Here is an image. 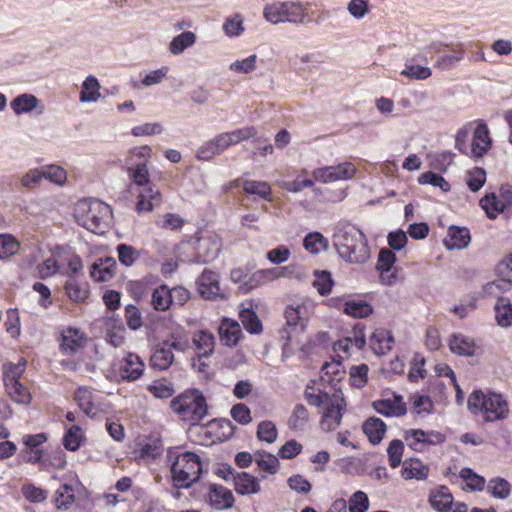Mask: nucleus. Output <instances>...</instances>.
<instances>
[{
  "mask_svg": "<svg viewBox=\"0 0 512 512\" xmlns=\"http://www.w3.org/2000/svg\"><path fill=\"white\" fill-rule=\"evenodd\" d=\"M172 410L179 416V418L192 427L190 432L197 433L199 436H204L203 440L198 442L202 445H209L219 440V436H212V432L220 427V421L213 419L207 425H200L201 421L207 416L208 406L202 393L198 390L188 391L171 402Z\"/></svg>",
  "mask_w": 512,
  "mask_h": 512,
  "instance_id": "f257e3e1",
  "label": "nucleus"
},
{
  "mask_svg": "<svg viewBox=\"0 0 512 512\" xmlns=\"http://www.w3.org/2000/svg\"><path fill=\"white\" fill-rule=\"evenodd\" d=\"M333 241L339 256L347 262L362 264L370 258L366 236L353 224L339 225Z\"/></svg>",
  "mask_w": 512,
  "mask_h": 512,
  "instance_id": "f03ea898",
  "label": "nucleus"
},
{
  "mask_svg": "<svg viewBox=\"0 0 512 512\" xmlns=\"http://www.w3.org/2000/svg\"><path fill=\"white\" fill-rule=\"evenodd\" d=\"M304 397L309 405L323 408L320 420L322 431L332 432L339 427L346 409V403L340 392L334 391L332 394L321 390L316 392L308 385Z\"/></svg>",
  "mask_w": 512,
  "mask_h": 512,
  "instance_id": "7ed1b4c3",
  "label": "nucleus"
},
{
  "mask_svg": "<svg viewBox=\"0 0 512 512\" xmlns=\"http://www.w3.org/2000/svg\"><path fill=\"white\" fill-rule=\"evenodd\" d=\"M111 207L98 199L79 200L74 208L77 223L94 233H103L110 224Z\"/></svg>",
  "mask_w": 512,
  "mask_h": 512,
  "instance_id": "20e7f679",
  "label": "nucleus"
},
{
  "mask_svg": "<svg viewBox=\"0 0 512 512\" xmlns=\"http://www.w3.org/2000/svg\"><path fill=\"white\" fill-rule=\"evenodd\" d=\"M468 408L480 414L487 422L502 420L509 413L508 403L502 395L494 392L485 393L476 390L468 398Z\"/></svg>",
  "mask_w": 512,
  "mask_h": 512,
  "instance_id": "39448f33",
  "label": "nucleus"
},
{
  "mask_svg": "<svg viewBox=\"0 0 512 512\" xmlns=\"http://www.w3.org/2000/svg\"><path fill=\"white\" fill-rule=\"evenodd\" d=\"M308 4L301 2H274L265 6L263 16L271 24L291 23L304 24L306 22Z\"/></svg>",
  "mask_w": 512,
  "mask_h": 512,
  "instance_id": "423d86ee",
  "label": "nucleus"
},
{
  "mask_svg": "<svg viewBox=\"0 0 512 512\" xmlns=\"http://www.w3.org/2000/svg\"><path fill=\"white\" fill-rule=\"evenodd\" d=\"M201 472L200 458L192 452L178 453L171 464L173 480L179 487H189L199 479Z\"/></svg>",
  "mask_w": 512,
  "mask_h": 512,
  "instance_id": "0eeeda50",
  "label": "nucleus"
},
{
  "mask_svg": "<svg viewBox=\"0 0 512 512\" xmlns=\"http://www.w3.org/2000/svg\"><path fill=\"white\" fill-rule=\"evenodd\" d=\"M195 250V263H208L213 261L221 250V241L216 234L207 233L198 236L192 243Z\"/></svg>",
  "mask_w": 512,
  "mask_h": 512,
  "instance_id": "6e6552de",
  "label": "nucleus"
},
{
  "mask_svg": "<svg viewBox=\"0 0 512 512\" xmlns=\"http://www.w3.org/2000/svg\"><path fill=\"white\" fill-rule=\"evenodd\" d=\"M113 368L121 380L131 382L142 376L145 364L137 354L128 353L121 360L114 362Z\"/></svg>",
  "mask_w": 512,
  "mask_h": 512,
  "instance_id": "1a4fd4ad",
  "label": "nucleus"
},
{
  "mask_svg": "<svg viewBox=\"0 0 512 512\" xmlns=\"http://www.w3.org/2000/svg\"><path fill=\"white\" fill-rule=\"evenodd\" d=\"M431 507L438 512H467L465 503L453 501V496L446 486H440L431 491L429 495Z\"/></svg>",
  "mask_w": 512,
  "mask_h": 512,
  "instance_id": "9d476101",
  "label": "nucleus"
},
{
  "mask_svg": "<svg viewBox=\"0 0 512 512\" xmlns=\"http://www.w3.org/2000/svg\"><path fill=\"white\" fill-rule=\"evenodd\" d=\"M312 307L306 303L290 305L285 310L287 326L292 332L301 333L312 314Z\"/></svg>",
  "mask_w": 512,
  "mask_h": 512,
  "instance_id": "9b49d317",
  "label": "nucleus"
},
{
  "mask_svg": "<svg viewBox=\"0 0 512 512\" xmlns=\"http://www.w3.org/2000/svg\"><path fill=\"white\" fill-rule=\"evenodd\" d=\"M492 140L487 125L484 122H478L472 135V140L468 146L469 157L481 158L491 148Z\"/></svg>",
  "mask_w": 512,
  "mask_h": 512,
  "instance_id": "f8f14e48",
  "label": "nucleus"
},
{
  "mask_svg": "<svg viewBox=\"0 0 512 512\" xmlns=\"http://www.w3.org/2000/svg\"><path fill=\"white\" fill-rule=\"evenodd\" d=\"M199 294L208 300L224 298V292L220 288L219 275L205 269L197 281Z\"/></svg>",
  "mask_w": 512,
  "mask_h": 512,
  "instance_id": "ddd939ff",
  "label": "nucleus"
},
{
  "mask_svg": "<svg viewBox=\"0 0 512 512\" xmlns=\"http://www.w3.org/2000/svg\"><path fill=\"white\" fill-rule=\"evenodd\" d=\"M87 342V336L77 328L68 327L61 333L60 351L66 355H74L83 349Z\"/></svg>",
  "mask_w": 512,
  "mask_h": 512,
  "instance_id": "4468645a",
  "label": "nucleus"
},
{
  "mask_svg": "<svg viewBox=\"0 0 512 512\" xmlns=\"http://www.w3.org/2000/svg\"><path fill=\"white\" fill-rule=\"evenodd\" d=\"M449 45L450 47H447L449 52H443L435 61V67L439 68L440 70H449L455 67L460 61L464 59L466 50L472 46L471 43L461 42Z\"/></svg>",
  "mask_w": 512,
  "mask_h": 512,
  "instance_id": "2eb2a0df",
  "label": "nucleus"
},
{
  "mask_svg": "<svg viewBox=\"0 0 512 512\" xmlns=\"http://www.w3.org/2000/svg\"><path fill=\"white\" fill-rule=\"evenodd\" d=\"M401 75L411 80H426L432 75V70L427 66V58L416 56L407 59Z\"/></svg>",
  "mask_w": 512,
  "mask_h": 512,
  "instance_id": "dca6fc26",
  "label": "nucleus"
},
{
  "mask_svg": "<svg viewBox=\"0 0 512 512\" xmlns=\"http://www.w3.org/2000/svg\"><path fill=\"white\" fill-rule=\"evenodd\" d=\"M192 343L198 356V369L199 371H204L206 364L201 362V358L208 357L214 352L215 337L212 333L201 330L194 334Z\"/></svg>",
  "mask_w": 512,
  "mask_h": 512,
  "instance_id": "f3484780",
  "label": "nucleus"
},
{
  "mask_svg": "<svg viewBox=\"0 0 512 512\" xmlns=\"http://www.w3.org/2000/svg\"><path fill=\"white\" fill-rule=\"evenodd\" d=\"M343 312L354 318H365L373 312L371 304L362 299H331Z\"/></svg>",
  "mask_w": 512,
  "mask_h": 512,
  "instance_id": "a211bd4d",
  "label": "nucleus"
},
{
  "mask_svg": "<svg viewBox=\"0 0 512 512\" xmlns=\"http://www.w3.org/2000/svg\"><path fill=\"white\" fill-rule=\"evenodd\" d=\"M208 500L210 505L216 510H226L233 507L235 499L233 493L228 488L212 484L209 487Z\"/></svg>",
  "mask_w": 512,
  "mask_h": 512,
  "instance_id": "6ab92c4d",
  "label": "nucleus"
},
{
  "mask_svg": "<svg viewBox=\"0 0 512 512\" xmlns=\"http://www.w3.org/2000/svg\"><path fill=\"white\" fill-rule=\"evenodd\" d=\"M163 343L170 349L183 353L191 348L189 333L180 325L170 328Z\"/></svg>",
  "mask_w": 512,
  "mask_h": 512,
  "instance_id": "aec40b11",
  "label": "nucleus"
},
{
  "mask_svg": "<svg viewBox=\"0 0 512 512\" xmlns=\"http://www.w3.org/2000/svg\"><path fill=\"white\" fill-rule=\"evenodd\" d=\"M116 269V261L112 257L100 258L91 265L90 275L98 282L110 280Z\"/></svg>",
  "mask_w": 512,
  "mask_h": 512,
  "instance_id": "412c9836",
  "label": "nucleus"
},
{
  "mask_svg": "<svg viewBox=\"0 0 512 512\" xmlns=\"http://www.w3.org/2000/svg\"><path fill=\"white\" fill-rule=\"evenodd\" d=\"M239 317L243 327L252 334H258L262 331V323L256 312L253 310L252 302H244L240 306Z\"/></svg>",
  "mask_w": 512,
  "mask_h": 512,
  "instance_id": "4be33fe9",
  "label": "nucleus"
},
{
  "mask_svg": "<svg viewBox=\"0 0 512 512\" xmlns=\"http://www.w3.org/2000/svg\"><path fill=\"white\" fill-rule=\"evenodd\" d=\"M471 241L470 232L466 227L450 226L448 229V239L444 240L447 249L466 248Z\"/></svg>",
  "mask_w": 512,
  "mask_h": 512,
  "instance_id": "5701e85b",
  "label": "nucleus"
},
{
  "mask_svg": "<svg viewBox=\"0 0 512 512\" xmlns=\"http://www.w3.org/2000/svg\"><path fill=\"white\" fill-rule=\"evenodd\" d=\"M450 351L459 356L474 355L476 345L472 338L461 333H455L449 340Z\"/></svg>",
  "mask_w": 512,
  "mask_h": 512,
  "instance_id": "b1692460",
  "label": "nucleus"
},
{
  "mask_svg": "<svg viewBox=\"0 0 512 512\" xmlns=\"http://www.w3.org/2000/svg\"><path fill=\"white\" fill-rule=\"evenodd\" d=\"M234 488L238 494L249 495L260 491V484L253 475L242 472L233 475Z\"/></svg>",
  "mask_w": 512,
  "mask_h": 512,
  "instance_id": "393cba45",
  "label": "nucleus"
},
{
  "mask_svg": "<svg viewBox=\"0 0 512 512\" xmlns=\"http://www.w3.org/2000/svg\"><path fill=\"white\" fill-rule=\"evenodd\" d=\"M393 336L385 329H377L370 337V347L377 355H385L392 349Z\"/></svg>",
  "mask_w": 512,
  "mask_h": 512,
  "instance_id": "a878e982",
  "label": "nucleus"
},
{
  "mask_svg": "<svg viewBox=\"0 0 512 512\" xmlns=\"http://www.w3.org/2000/svg\"><path fill=\"white\" fill-rule=\"evenodd\" d=\"M242 334L240 325L230 319H223L219 326V336L221 342L226 346H235Z\"/></svg>",
  "mask_w": 512,
  "mask_h": 512,
  "instance_id": "bb28decb",
  "label": "nucleus"
},
{
  "mask_svg": "<svg viewBox=\"0 0 512 512\" xmlns=\"http://www.w3.org/2000/svg\"><path fill=\"white\" fill-rule=\"evenodd\" d=\"M429 468L419 459L410 458L403 462L401 476L405 480H424L427 478Z\"/></svg>",
  "mask_w": 512,
  "mask_h": 512,
  "instance_id": "cd10ccee",
  "label": "nucleus"
},
{
  "mask_svg": "<svg viewBox=\"0 0 512 512\" xmlns=\"http://www.w3.org/2000/svg\"><path fill=\"white\" fill-rule=\"evenodd\" d=\"M480 206L485 210L490 219H495L509 207V197L501 199L495 193L487 194L480 200Z\"/></svg>",
  "mask_w": 512,
  "mask_h": 512,
  "instance_id": "c85d7f7f",
  "label": "nucleus"
},
{
  "mask_svg": "<svg viewBox=\"0 0 512 512\" xmlns=\"http://www.w3.org/2000/svg\"><path fill=\"white\" fill-rule=\"evenodd\" d=\"M374 410L384 416H402L406 413L405 404L400 396L391 400H378L373 402Z\"/></svg>",
  "mask_w": 512,
  "mask_h": 512,
  "instance_id": "c756f323",
  "label": "nucleus"
},
{
  "mask_svg": "<svg viewBox=\"0 0 512 512\" xmlns=\"http://www.w3.org/2000/svg\"><path fill=\"white\" fill-rule=\"evenodd\" d=\"M160 202V192L152 187H146L139 193L136 211L138 213L150 212L153 210L154 206L158 205Z\"/></svg>",
  "mask_w": 512,
  "mask_h": 512,
  "instance_id": "7c9ffc66",
  "label": "nucleus"
},
{
  "mask_svg": "<svg viewBox=\"0 0 512 512\" xmlns=\"http://www.w3.org/2000/svg\"><path fill=\"white\" fill-rule=\"evenodd\" d=\"M365 343V336L362 331H360L359 333H355L353 337H345L335 342L333 350L336 355H340V352H342L346 357H348L351 349L354 348L356 350H360L364 347Z\"/></svg>",
  "mask_w": 512,
  "mask_h": 512,
  "instance_id": "2f4dec72",
  "label": "nucleus"
},
{
  "mask_svg": "<svg viewBox=\"0 0 512 512\" xmlns=\"http://www.w3.org/2000/svg\"><path fill=\"white\" fill-rule=\"evenodd\" d=\"M173 350L170 349L166 344H162L155 349L150 357V363L152 368L158 370L168 369L174 362Z\"/></svg>",
  "mask_w": 512,
  "mask_h": 512,
  "instance_id": "473e14b6",
  "label": "nucleus"
},
{
  "mask_svg": "<svg viewBox=\"0 0 512 512\" xmlns=\"http://www.w3.org/2000/svg\"><path fill=\"white\" fill-rule=\"evenodd\" d=\"M363 432L373 445H377L386 432V425L381 419L371 417L364 422Z\"/></svg>",
  "mask_w": 512,
  "mask_h": 512,
  "instance_id": "72a5a7b5",
  "label": "nucleus"
},
{
  "mask_svg": "<svg viewBox=\"0 0 512 512\" xmlns=\"http://www.w3.org/2000/svg\"><path fill=\"white\" fill-rule=\"evenodd\" d=\"M495 319L499 326L509 327L512 325V303L506 297H500L494 306Z\"/></svg>",
  "mask_w": 512,
  "mask_h": 512,
  "instance_id": "f704fd0d",
  "label": "nucleus"
},
{
  "mask_svg": "<svg viewBox=\"0 0 512 512\" xmlns=\"http://www.w3.org/2000/svg\"><path fill=\"white\" fill-rule=\"evenodd\" d=\"M100 83L96 77L89 75L82 83V90L79 99L81 102H96L101 97Z\"/></svg>",
  "mask_w": 512,
  "mask_h": 512,
  "instance_id": "c9c22d12",
  "label": "nucleus"
},
{
  "mask_svg": "<svg viewBox=\"0 0 512 512\" xmlns=\"http://www.w3.org/2000/svg\"><path fill=\"white\" fill-rule=\"evenodd\" d=\"M75 400L79 408L90 417L98 412V407L94 402L93 393L87 388H79L75 392Z\"/></svg>",
  "mask_w": 512,
  "mask_h": 512,
  "instance_id": "e433bc0d",
  "label": "nucleus"
},
{
  "mask_svg": "<svg viewBox=\"0 0 512 512\" xmlns=\"http://www.w3.org/2000/svg\"><path fill=\"white\" fill-rule=\"evenodd\" d=\"M85 433L78 425H72L67 428L63 437V446L66 450L77 451L85 441Z\"/></svg>",
  "mask_w": 512,
  "mask_h": 512,
  "instance_id": "4c0bfd02",
  "label": "nucleus"
},
{
  "mask_svg": "<svg viewBox=\"0 0 512 512\" xmlns=\"http://www.w3.org/2000/svg\"><path fill=\"white\" fill-rule=\"evenodd\" d=\"M64 288L69 299L74 302H83L89 294L88 285L80 283L76 277L71 275H69Z\"/></svg>",
  "mask_w": 512,
  "mask_h": 512,
  "instance_id": "58836bf2",
  "label": "nucleus"
},
{
  "mask_svg": "<svg viewBox=\"0 0 512 512\" xmlns=\"http://www.w3.org/2000/svg\"><path fill=\"white\" fill-rule=\"evenodd\" d=\"M38 104V98L28 93L17 96L10 103L12 110L17 115L31 112L38 106Z\"/></svg>",
  "mask_w": 512,
  "mask_h": 512,
  "instance_id": "ea45409f",
  "label": "nucleus"
},
{
  "mask_svg": "<svg viewBox=\"0 0 512 512\" xmlns=\"http://www.w3.org/2000/svg\"><path fill=\"white\" fill-rule=\"evenodd\" d=\"M395 261H396L395 254L391 250L382 249L379 252L378 262H377L376 267L381 272V280L383 282L387 283L388 285H392L394 283L396 276L392 274L388 277V280L385 281L384 273L390 271V269L392 268Z\"/></svg>",
  "mask_w": 512,
  "mask_h": 512,
  "instance_id": "a19ab883",
  "label": "nucleus"
},
{
  "mask_svg": "<svg viewBox=\"0 0 512 512\" xmlns=\"http://www.w3.org/2000/svg\"><path fill=\"white\" fill-rule=\"evenodd\" d=\"M151 305L156 311H167L171 307L170 288L167 285H160L153 290Z\"/></svg>",
  "mask_w": 512,
  "mask_h": 512,
  "instance_id": "79ce46f5",
  "label": "nucleus"
},
{
  "mask_svg": "<svg viewBox=\"0 0 512 512\" xmlns=\"http://www.w3.org/2000/svg\"><path fill=\"white\" fill-rule=\"evenodd\" d=\"M242 187L247 194L257 195L266 201H272L271 187L266 181L245 180Z\"/></svg>",
  "mask_w": 512,
  "mask_h": 512,
  "instance_id": "37998d69",
  "label": "nucleus"
},
{
  "mask_svg": "<svg viewBox=\"0 0 512 512\" xmlns=\"http://www.w3.org/2000/svg\"><path fill=\"white\" fill-rule=\"evenodd\" d=\"M195 41L196 36L193 32H182L171 40L169 44V50L173 55H179L184 52L185 49L191 47Z\"/></svg>",
  "mask_w": 512,
  "mask_h": 512,
  "instance_id": "c03bdc74",
  "label": "nucleus"
},
{
  "mask_svg": "<svg viewBox=\"0 0 512 512\" xmlns=\"http://www.w3.org/2000/svg\"><path fill=\"white\" fill-rule=\"evenodd\" d=\"M255 462L261 471L268 474H275L278 471L279 460L273 454L258 451L255 453Z\"/></svg>",
  "mask_w": 512,
  "mask_h": 512,
  "instance_id": "a18cd8bd",
  "label": "nucleus"
},
{
  "mask_svg": "<svg viewBox=\"0 0 512 512\" xmlns=\"http://www.w3.org/2000/svg\"><path fill=\"white\" fill-rule=\"evenodd\" d=\"M6 391L10 398L18 404L27 405L31 401V394L29 390L23 386L20 382H14L12 384H7Z\"/></svg>",
  "mask_w": 512,
  "mask_h": 512,
  "instance_id": "49530a36",
  "label": "nucleus"
},
{
  "mask_svg": "<svg viewBox=\"0 0 512 512\" xmlns=\"http://www.w3.org/2000/svg\"><path fill=\"white\" fill-rule=\"evenodd\" d=\"M487 491L495 498L505 499L510 495L511 486L506 479L496 477L489 480Z\"/></svg>",
  "mask_w": 512,
  "mask_h": 512,
  "instance_id": "de8ad7c7",
  "label": "nucleus"
},
{
  "mask_svg": "<svg viewBox=\"0 0 512 512\" xmlns=\"http://www.w3.org/2000/svg\"><path fill=\"white\" fill-rule=\"evenodd\" d=\"M309 413L306 407L298 404L294 407L292 415L288 420V425L292 430H303L308 422Z\"/></svg>",
  "mask_w": 512,
  "mask_h": 512,
  "instance_id": "09e8293b",
  "label": "nucleus"
},
{
  "mask_svg": "<svg viewBox=\"0 0 512 512\" xmlns=\"http://www.w3.org/2000/svg\"><path fill=\"white\" fill-rule=\"evenodd\" d=\"M19 241L10 234H0V259H5L18 253Z\"/></svg>",
  "mask_w": 512,
  "mask_h": 512,
  "instance_id": "8fccbe9b",
  "label": "nucleus"
},
{
  "mask_svg": "<svg viewBox=\"0 0 512 512\" xmlns=\"http://www.w3.org/2000/svg\"><path fill=\"white\" fill-rule=\"evenodd\" d=\"M303 246L307 251L316 254L326 248L327 240L321 233L313 232L305 236Z\"/></svg>",
  "mask_w": 512,
  "mask_h": 512,
  "instance_id": "3c124183",
  "label": "nucleus"
},
{
  "mask_svg": "<svg viewBox=\"0 0 512 512\" xmlns=\"http://www.w3.org/2000/svg\"><path fill=\"white\" fill-rule=\"evenodd\" d=\"M243 17L240 14H234L228 17L223 24V31L228 37L240 36L245 28Z\"/></svg>",
  "mask_w": 512,
  "mask_h": 512,
  "instance_id": "603ef678",
  "label": "nucleus"
},
{
  "mask_svg": "<svg viewBox=\"0 0 512 512\" xmlns=\"http://www.w3.org/2000/svg\"><path fill=\"white\" fill-rule=\"evenodd\" d=\"M26 368V361L21 359L17 364L9 363L4 366V384L19 382Z\"/></svg>",
  "mask_w": 512,
  "mask_h": 512,
  "instance_id": "864d4df0",
  "label": "nucleus"
},
{
  "mask_svg": "<svg viewBox=\"0 0 512 512\" xmlns=\"http://www.w3.org/2000/svg\"><path fill=\"white\" fill-rule=\"evenodd\" d=\"M459 475L465 481L470 490L482 491L485 488L484 477L476 474L472 469L463 468Z\"/></svg>",
  "mask_w": 512,
  "mask_h": 512,
  "instance_id": "5fc2aeb1",
  "label": "nucleus"
},
{
  "mask_svg": "<svg viewBox=\"0 0 512 512\" xmlns=\"http://www.w3.org/2000/svg\"><path fill=\"white\" fill-rule=\"evenodd\" d=\"M128 171L133 181L139 186H145L149 183L150 174L147 165L144 162L128 165Z\"/></svg>",
  "mask_w": 512,
  "mask_h": 512,
  "instance_id": "6e6d98bb",
  "label": "nucleus"
},
{
  "mask_svg": "<svg viewBox=\"0 0 512 512\" xmlns=\"http://www.w3.org/2000/svg\"><path fill=\"white\" fill-rule=\"evenodd\" d=\"M331 173L333 174V181H344L352 179L357 169L351 162L340 163L337 166H330Z\"/></svg>",
  "mask_w": 512,
  "mask_h": 512,
  "instance_id": "4d7b16f0",
  "label": "nucleus"
},
{
  "mask_svg": "<svg viewBox=\"0 0 512 512\" xmlns=\"http://www.w3.org/2000/svg\"><path fill=\"white\" fill-rule=\"evenodd\" d=\"M277 428L272 421L266 420L258 424L257 437L260 441L273 443L277 439Z\"/></svg>",
  "mask_w": 512,
  "mask_h": 512,
  "instance_id": "13d9d810",
  "label": "nucleus"
},
{
  "mask_svg": "<svg viewBox=\"0 0 512 512\" xmlns=\"http://www.w3.org/2000/svg\"><path fill=\"white\" fill-rule=\"evenodd\" d=\"M419 184H430L434 187H439L443 192L450 190V184L439 174L432 171L421 174L418 178Z\"/></svg>",
  "mask_w": 512,
  "mask_h": 512,
  "instance_id": "bf43d9fd",
  "label": "nucleus"
},
{
  "mask_svg": "<svg viewBox=\"0 0 512 512\" xmlns=\"http://www.w3.org/2000/svg\"><path fill=\"white\" fill-rule=\"evenodd\" d=\"M404 444L401 440H392L387 448L389 464L392 468H397L402 462Z\"/></svg>",
  "mask_w": 512,
  "mask_h": 512,
  "instance_id": "052dcab7",
  "label": "nucleus"
},
{
  "mask_svg": "<svg viewBox=\"0 0 512 512\" xmlns=\"http://www.w3.org/2000/svg\"><path fill=\"white\" fill-rule=\"evenodd\" d=\"M486 181V172L482 168H474L467 173L466 184L473 192L480 190Z\"/></svg>",
  "mask_w": 512,
  "mask_h": 512,
  "instance_id": "680f3d73",
  "label": "nucleus"
},
{
  "mask_svg": "<svg viewBox=\"0 0 512 512\" xmlns=\"http://www.w3.org/2000/svg\"><path fill=\"white\" fill-rule=\"evenodd\" d=\"M44 179H48L57 185H63L67 179V173L64 168L58 165H49L42 167Z\"/></svg>",
  "mask_w": 512,
  "mask_h": 512,
  "instance_id": "e2e57ef3",
  "label": "nucleus"
},
{
  "mask_svg": "<svg viewBox=\"0 0 512 512\" xmlns=\"http://www.w3.org/2000/svg\"><path fill=\"white\" fill-rule=\"evenodd\" d=\"M342 359L341 355H336L332 362L325 363L322 366L321 373L325 376H331L328 381L341 379V374L343 373Z\"/></svg>",
  "mask_w": 512,
  "mask_h": 512,
  "instance_id": "0e129e2a",
  "label": "nucleus"
},
{
  "mask_svg": "<svg viewBox=\"0 0 512 512\" xmlns=\"http://www.w3.org/2000/svg\"><path fill=\"white\" fill-rule=\"evenodd\" d=\"M151 148L148 145L135 147L129 150V155L126 159L127 165H135V163L144 162L145 164L151 157Z\"/></svg>",
  "mask_w": 512,
  "mask_h": 512,
  "instance_id": "69168bd1",
  "label": "nucleus"
},
{
  "mask_svg": "<svg viewBox=\"0 0 512 512\" xmlns=\"http://www.w3.org/2000/svg\"><path fill=\"white\" fill-rule=\"evenodd\" d=\"M313 286L317 289L318 293L322 296L330 293L333 281L330 273L327 271H316Z\"/></svg>",
  "mask_w": 512,
  "mask_h": 512,
  "instance_id": "338daca9",
  "label": "nucleus"
},
{
  "mask_svg": "<svg viewBox=\"0 0 512 512\" xmlns=\"http://www.w3.org/2000/svg\"><path fill=\"white\" fill-rule=\"evenodd\" d=\"M369 509V499L365 492L356 491L349 499V512H366Z\"/></svg>",
  "mask_w": 512,
  "mask_h": 512,
  "instance_id": "774afa93",
  "label": "nucleus"
}]
</instances>
